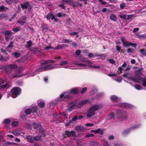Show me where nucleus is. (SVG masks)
<instances>
[{
  "mask_svg": "<svg viewBox=\"0 0 146 146\" xmlns=\"http://www.w3.org/2000/svg\"><path fill=\"white\" fill-rule=\"evenodd\" d=\"M59 58L60 57H56L54 58V60H50L45 61L41 63V67L36 71L35 73L30 74L29 75H28V76H34L36 74V72H38L47 71L56 68L64 67L66 68L73 69V67L75 65H76L75 63L76 62H80V61H76L74 62L69 63L67 61L63 60L61 62L60 64L59 65H53L51 64L54 63L55 61L58 60H56V59H58L59 60Z\"/></svg>",
  "mask_w": 146,
  "mask_h": 146,
  "instance_id": "1",
  "label": "nucleus"
},
{
  "mask_svg": "<svg viewBox=\"0 0 146 146\" xmlns=\"http://www.w3.org/2000/svg\"><path fill=\"white\" fill-rule=\"evenodd\" d=\"M75 64L79 66L80 69L87 68V66H90L92 68H99L100 67L98 66L92 65V62L88 59L82 58L80 59V62H76Z\"/></svg>",
  "mask_w": 146,
  "mask_h": 146,
  "instance_id": "2",
  "label": "nucleus"
},
{
  "mask_svg": "<svg viewBox=\"0 0 146 146\" xmlns=\"http://www.w3.org/2000/svg\"><path fill=\"white\" fill-rule=\"evenodd\" d=\"M88 102V100L85 99L78 103L77 105L76 102H72L68 106V108L67 110V111H70L73 109H76V108H80Z\"/></svg>",
  "mask_w": 146,
  "mask_h": 146,
  "instance_id": "3",
  "label": "nucleus"
},
{
  "mask_svg": "<svg viewBox=\"0 0 146 146\" xmlns=\"http://www.w3.org/2000/svg\"><path fill=\"white\" fill-rule=\"evenodd\" d=\"M138 72L139 74L140 73V70L139 69L138 71H136V73ZM131 80L135 83H141L142 82V85L146 88V78H143L139 75L137 74H136L134 77L131 78Z\"/></svg>",
  "mask_w": 146,
  "mask_h": 146,
  "instance_id": "4",
  "label": "nucleus"
},
{
  "mask_svg": "<svg viewBox=\"0 0 146 146\" xmlns=\"http://www.w3.org/2000/svg\"><path fill=\"white\" fill-rule=\"evenodd\" d=\"M116 116L119 120L123 121L127 120L128 119V115L126 113L121 114L119 110H117Z\"/></svg>",
  "mask_w": 146,
  "mask_h": 146,
  "instance_id": "5",
  "label": "nucleus"
},
{
  "mask_svg": "<svg viewBox=\"0 0 146 146\" xmlns=\"http://www.w3.org/2000/svg\"><path fill=\"white\" fill-rule=\"evenodd\" d=\"M80 90V88H75L70 90L69 91L65 92V94L66 95V96L69 99L72 98V97L71 96V94H72L75 95L78 93V90Z\"/></svg>",
  "mask_w": 146,
  "mask_h": 146,
  "instance_id": "6",
  "label": "nucleus"
},
{
  "mask_svg": "<svg viewBox=\"0 0 146 146\" xmlns=\"http://www.w3.org/2000/svg\"><path fill=\"white\" fill-rule=\"evenodd\" d=\"M21 92V89L18 87H14L11 90V97L15 98L17 96L19 95Z\"/></svg>",
  "mask_w": 146,
  "mask_h": 146,
  "instance_id": "7",
  "label": "nucleus"
},
{
  "mask_svg": "<svg viewBox=\"0 0 146 146\" xmlns=\"http://www.w3.org/2000/svg\"><path fill=\"white\" fill-rule=\"evenodd\" d=\"M121 40L123 44V45L124 47H127L131 46L135 48L137 46V44L136 43H133L131 42H129L125 40L124 37H122Z\"/></svg>",
  "mask_w": 146,
  "mask_h": 146,
  "instance_id": "8",
  "label": "nucleus"
},
{
  "mask_svg": "<svg viewBox=\"0 0 146 146\" xmlns=\"http://www.w3.org/2000/svg\"><path fill=\"white\" fill-rule=\"evenodd\" d=\"M141 125V124H138L131 127L129 129H128L124 130L122 134L123 135H125L129 133L130 130L136 129L140 127Z\"/></svg>",
  "mask_w": 146,
  "mask_h": 146,
  "instance_id": "9",
  "label": "nucleus"
},
{
  "mask_svg": "<svg viewBox=\"0 0 146 146\" xmlns=\"http://www.w3.org/2000/svg\"><path fill=\"white\" fill-rule=\"evenodd\" d=\"M119 107L125 108L126 109H131L133 107V105L128 103H120L117 105Z\"/></svg>",
  "mask_w": 146,
  "mask_h": 146,
  "instance_id": "10",
  "label": "nucleus"
},
{
  "mask_svg": "<svg viewBox=\"0 0 146 146\" xmlns=\"http://www.w3.org/2000/svg\"><path fill=\"white\" fill-rule=\"evenodd\" d=\"M65 92L63 93L60 95V97L55 99V104H57L62 102L64 99H68L67 97L66 96V94Z\"/></svg>",
  "mask_w": 146,
  "mask_h": 146,
  "instance_id": "11",
  "label": "nucleus"
},
{
  "mask_svg": "<svg viewBox=\"0 0 146 146\" xmlns=\"http://www.w3.org/2000/svg\"><path fill=\"white\" fill-rule=\"evenodd\" d=\"M76 133L74 131H66L63 134V137L64 138H66L68 137L73 136L75 135Z\"/></svg>",
  "mask_w": 146,
  "mask_h": 146,
  "instance_id": "12",
  "label": "nucleus"
},
{
  "mask_svg": "<svg viewBox=\"0 0 146 146\" xmlns=\"http://www.w3.org/2000/svg\"><path fill=\"white\" fill-rule=\"evenodd\" d=\"M21 6L23 9H26L28 8L29 9H31V8L30 3L28 1L24 2L23 4H21Z\"/></svg>",
  "mask_w": 146,
  "mask_h": 146,
  "instance_id": "13",
  "label": "nucleus"
},
{
  "mask_svg": "<svg viewBox=\"0 0 146 146\" xmlns=\"http://www.w3.org/2000/svg\"><path fill=\"white\" fill-rule=\"evenodd\" d=\"M27 18L25 16H23L20 18L17 21V23L21 25H23L26 23Z\"/></svg>",
  "mask_w": 146,
  "mask_h": 146,
  "instance_id": "14",
  "label": "nucleus"
},
{
  "mask_svg": "<svg viewBox=\"0 0 146 146\" xmlns=\"http://www.w3.org/2000/svg\"><path fill=\"white\" fill-rule=\"evenodd\" d=\"M22 72L20 68H18L16 71L15 74L11 76L10 78L11 79H13L15 78L16 77H20L21 76L18 75V74H20Z\"/></svg>",
  "mask_w": 146,
  "mask_h": 146,
  "instance_id": "15",
  "label": "nucleus"
},
{
  "mask_svg": "<svg viewBox=\"0 0 146 146\" xmlns=\"http://www.w3.org/2000/svg\"><path fill=\"white\" fill-rule=\"evenodd\" d=\"M95 114V112L90 109L88 111L86 116L87 117H91Z\"/></svg>",
  "mask_w": 146,
  "mask_h": 146,
  "instance_id": "16",
  "label": "nucleus"
},
{
  "mask_svg": "<svg viewBox=\"0 0 146 146\" xmlns=\"http://www.w3.org/2000/svg\"><path fill=\"white\" fill-rule=\"evenodd\" d=\"M111 100L112 101L118 102L120 100V99L115 95H112L110 97Z\"/></svg>",
  "mask_w": 146,
  "mask_h": 146,
  "instance_id": "17",
  "label": "nucleus"
},
{
  "mask_svg": "<svg viewBox=\"0 0 146 146\" xmlns=\"http://www.w3.org/2000/svg\"><path fill=\"white\" fill-rule=\"evenodd\" d=\"M10 86L7 83L0 85V89H7Z\"/></svg>",
  "mask_w": 146,
  "mask_h": 146,
  "instance_id": "18",
  "label": "nucleus"
},
{
  "mask_svg": "<svg viewBox=\"0 0 146 146\" xmlns=\"http://www.w3.org/2000/svg\"><path fill=\"white\" fill-rule=\"evenodd\" d=\"M26 138L27 139L28 141L30 143H33L34 142L33 140V137L30 135H27L26 137Z\"/></svg>",
  "mask_w": 146,
  "mask_h": 146,
  "instance_id": "19",
  "label": "nucleus"
},
{
  "mask_svg": "<svg viewBox=\"0 0 146 146\" xmlns=\"http://www.w3.org/2000/svg\"><path fill=\"white\" fill-rule=\"evenodd\" d=\"M12 133L15 135H18L21 134V132L19 130L17 129L13 130Z\"/></svg>",
  "mask_w": 146,
  "mask_h": 146,
  "instance_id": "20",
  "label": "nucleus"
},
{
  "mask_svg": "<svg viewBox=\"0 0 146 146\" xmlns=\"http://www.w3.org/2000/svg\"><path fill=\"white\" fill-rule=\"evenodd\" d=\"M32 126L35 129H37L41 127V126L40 123H33L32 124Z\"/></svg>",
  "mask_w": 146,
  "mask_h": 146,
  "instance_id": "21",
  "label": "nucleus"
},
{
  "mask_svg": "<svg viewBox=\"0 0 146 146\" xmlns=\"http://www.w3.org/2000/svg\"><path fill=\"white\" fill-rule=\"evenodd\" d=\"M99 107V106L98 105L95 104L93 105L90 109L95 112L98 110Z\"/></svg>",
  "mask_w": 146,
  "mask_h": 146,
  "instance_id": "22",
  "label": "nucleus"
},
{
  "mask_svg": "<svg viewBox=\"0 0 146 146\" xmlns=\"http://www.w3.org/2000/svg\"><path fill=\"white\" fill-rule=\"evenodd\" d=\"M31 109L32 110V112L33 113H36L38 108L36 106L34 105L32 106H31Z\"/></svg>",
  "mask_w": 146,
  "mask_h": 146,
  "instance_id": "23",
  "label": "nucleus"
},
{
  "mask_svg": "<svg viewBox=\"0 0 146 146\" xmlns=\"http://www.w3.org/2000/svg\"><path fill=\"white\" fill-rule=\"evenodd\" d=\"M8 68L12 69H16L17 68V65L15 64H9L8 66Z\"/></svg>",
  "mask_w": 146,
  "mask_h": 146,
  "instance_id": "24",
  "label": "nucleus"
},
{
  "mask_svg": "<svg viewBox=\"0 0 146 146\" xmlns=\"http://www.w3.org/2000/svg\"><path fill=\"white\" fill-rule=\"evenodd\" d=\"M8 9L9 8L8 7H6L3 5L0 6V12H4Z\"/></svg>",
  "mask_w": 146,
  "mask_h": 146,
  "instance_id": "25",
  "label": "nucleus"
},
{
  "mask_svg": "<svg viewBox=\"0 0 146 146\" xmlns=\"http://www.w3.org/2000/svg\"><path fill=\"white\" fill-rule=\"evenodd\" d=\"M27 44L26 45V47L27 48H30L32 45V43L31 41L30 40L27 42Z\"/></svg>",
  "mask_w": 146,
  "mask_h": 146,
  "instance_id": "26",
  "label": "nucleus"
},
{
  "mask_svg": "<svg viewBox=\"0 0 146 146\" xmlns=\"http://www.w3.org/2000/svg\"><path fill=\"white\" fill-rule=\"evenodd\" d=\"M139 51L142 55L146 56V50L143 49L139 50Z\"/></svg>",
  "mask_w": 146,
  "mask_h": 146,
  "instance_id": "27",
  "label": "nucleus"
},
{
  "mask_svg": "<svg viewBox=\"0 0 146 146\" xmlns=\"http://www.w3.org/2000/svg\"><path fill=\"white\" fill-rule=\"evenodd\" d=\"M110 19L114 22H115L117 21V18L115 15L112 14L110 16Z\"/></svg>",
  "mask_w": 146,
  "mask_h": 146,
  "instance_id": "28",
  "label": "nucleus"
},
{
  "mask_svg": "<svg viewBox=\"0 0 146 146\" xmlns=\"http://www.w3.org/2000/svg\"><path fill=\"white\" fill-rule=\"evenodd\" d=\"M88 56L90 58H94L95 57L98 56V55L96 54H93L91 53L88 54Z\"/></svg>",
  "mask_w": 146,
  "mask_h": 146,
  "instance_id": "29",
  "label": "nucleus"
},
{
  "mask_svg": "<svg viewBox=\"0 0 146 146\" xmlns=\"http://www.w3.org/2000/svg\"><path fill=\"white\" fill-rule=\"evenodd\" d=\"M45 105V104L44 102H41L38 104V106L41 108H44Z\"/></svg>",
  "mask_w": 146,
  "mask_h": 146,
  "instance_id": "30",
  "label": "nucleus"
},
{
  "mask_svg": "<svg viewBox=\"0 0 146 146\" xmlns=\"http://www.w3.org/2000/svg\"><path fill=\"white\" fill-rule=\"evenodd\" d=\"M21 29V28L20 27H17L15 28H13L12 30L15 32H17L20 31Z\"/></svg>",
  "mask_w": 146,
  "mask_h": 146,
  "instance_id": "31",
  "label": "nucleus"
},
{
  "mask_svg": "<svg viewBox=\"0 0 146 146\" xmlns=\"http://www.w3.org/2000/svg\"><path fill=\"white\" fill-rule=\"evenodd\" d=\"M98 133L101 135H102L103 134L104 132L102 129H97V133Z\"/></svg>",
  "mask_w": 146,
  "mask_h": 146,
  "instance_id": "32",
  "label": "nucleus"
},
{
  "mask_svg": "<svg viewBox=\"0 0 146 146\" xmlns=\"http://www.w3.org/2000/svg\"><path fill=\"white\" fill-rule=\"evenodd\" d=\"M134 86L137 90H141V86L138 84H136L134 85Z\"/></svg>",
  "mask_w": 146,
  "mask_h": 146,
  "instance_id": "33",
  "label": "nucleus"
},
{
  "mask_svg": "<svg viewBox=\"0 0 146 146\" xmlns=\"http://www.w3.org/2000/svg\"><path fill=\"white\" fill-rule=\"evenodd\" d=\"M33 139L35 141H39L41 140V136L38 135L36 136H35L33 138Z\"/></svg>",
  "mask_w": 146,
  "mask_h": 146,
  "instance_id": "34",
  "label": "nucleus"
},
{
  "mask_svg": "<svg viewBox=\"0 0 146 146\" xmlns=\"http://www.w3.org/2000/svg\"><path fill=\"white\" fill-rule=\"evenodd\" d=\"M40 133L39 134L42 135L43 137H44L45 136V135L44 134V131L43 130V129H41L39 130Z\"/></svg>",
  "mask_w": 146,
  "mask_h": 146,
  "instance_id": "35",
  "label": "nucleus"
},
{
  "mask_svg": "<svg viewBox=\"0 0 146 146\" xmlns=\"http://www.w3.org/2000/svg\"><path fill=\"white\" fill-rule=\"evenodd\" d=\"M57 15L59 17H64L66 16V14L62 13H59L57 14Z\"/></svg>",
  "mask_w": 146,
  "mask_h": 146,
  "instance_id": "36",
  "label": "nucleus"
},
{
  "mask_svg": "<svg viewBox=\"0 0 146 146\" xmlns=\"http://www.w3.org/2000/svg\"><path fill=\"white\" fill-rule=\"evenodd\" d=\"M32 112V110L31 108H28L26 109L25 111V113L27 114H29Z\"/></svg>",
  "mask_w": 146,
  "mask_h": 146,
  "instance_id": "37",
  "label": "nucleus"
},
{
  "mask_svg": "<svg viewBox=\"0 0 146 146\" xmlns=\"http://www.w3.org/2000/svg\"><path fill=\"white\" fill-rule=\"evenodd\" d=\"M10 121L11 120L10 119H6L3 121V123L5 124H8L10 123Z\"/></svg>",
  "mask_w": 146,
  "mask_h": 146,
  "instance_id": "38",
  "label": "nucleus"
},
{
  "mask_svg": "<svg viewBox=\"0 0 146 146\" xmlns=\"http://www.w3.org/2000/svg\"><path fill=\"white\" fill-rule=\"evenodd\" d=\"M134 52V49L132 48H129L127 50V52L128 53H133Z\"/></svg>",
  "mask_w": 146,
  "mask_h": 146,
  "instance_id": "39",
  "label": "nucleus"
},
{
  "mask_svg": "<svg viewBox=\"0 0 146 146\" xmlns=\"http://www.w3.org/2000/svg\"><path fill=\"white\" fill-rule=\"evenodd\" d=\"M87 90V88L86 87H85L82 89V90L80 91V93L81 94H83Z\"/></svg>",
  "mask_w": 146,
  "mask_h": 146,
  "instance_id": "40",
  "label": "nucleus"
},
{
  "mask_svg": "<svg viewBox=\"0 0 146 146\" xmlns=\"http://www.w3.org/2000/svg\"><path fill=\"white\" fill-rule=\"evenodd\" d=\"M115 117V115L114 113H112L109 115V118L110 119H113Z\"/></svg>",
  "mask_w": 146,
  "mask_h": 146,
  "instance_id": "41",
  "label": "nucleus"
},
{
  "mask_svg": "<svg viewBox=\"0 0 146 146\" xmlns=\"http://www.w3.org/2000/svg\"><path fill=\"white\" fill-rule=\"evenodd\" d=\"M5 1L8 5L11 4L13 2V0H5Z\"/></svg>",
  "mask_w": 146,
  "mask_h": 146,
  "instance_id": "42",
  "label": "nucleus"
},
{
  "mask_svg": "<svg viewBox=\"0 0 146 146\" xmlns=\"http://www.w3.org/2000/svg\"><path fill=\"white\" fill-rule=\"evenodd\" d=\"M18 124L17 121H14L12 123V126L15 127L17 126Z\"/></svg>",
  "mask_w": 146,
  "mask_h": 146,
  "instance_id": "43",
  "label": "nucleus"
},
{
  "mask_svg": "<svg viewBox=\"0 0 146 146\" xmlns=\"http://www.w3.org/2000/svg\"><path fill=\"white\" fill-rule=\"evenodd\" d=\"M65 44H63L62 45H58L56 47V49H60L62 48L65 46Z\"/></svg>",
  "mask_w": 146,
  "mask_h": 146,
  "instance_id": "44",
  "label": "nucleus"
},
{
  "mask_svg": "<svg viewBox=\"0 0 146 146\" xmlns=\"http://www.w3.org/2000/svg\"><path fill=\"white\" fill-rule=\"evenodd\" d=\"M52 14L51 12H50L48 13L46 16V18L48 19H50L52 16Z\"/></svg>",
  "mask_w": 146,
  "mask_h": 146,
  "instance_id": "45",
  "label": "nucleus"
},
{
  "mask_svg": "<svg viewBox=\"0 0 146 146\" xmlns=\"http://www.w3.org/2000/svg\"><path fill=\"white\" fill-rule=\"evenodd\" d=\"M94 136V135L93 134H90L89 133H88L86 135L85 137H93Z\"/></svg>",
  "mask_w": 146,
  "mask_h": 146,
  "instance_id": "46",
  "label": "nucleus"
},
{
  "mask_svg": "<svg viewBox=\"0 0 146 146\" xmlns=\"http://www.w3.org/2000/svg\"><path fill=\"white\" fill-rule=\"evenodd\" d=\"M108 60L112 64H114L115 63V61L112 59H108Z\"/></svg>",
  "mask_w": 146,
  "mask_h": 146,
  "instance_id": "47",
  "label": "nucleus"
},
{
  "mask_svg": "<svg viewBox=\"0 0 146 146\" xmlns=\"http://www.w3.org/2000/svg\"><path fill=\"white\" fill-rule=\"evenodd\" d=\"M126 6V5L124 3H122L120 5V7L121 9H123Z\"/></svg>",
  "mask_w": 146,
  "mask_h": 146,
  "instance_id": "48",
  "label": "nucleus"
},
{
  "mask_svg": "<svg viewBox=\"0 0 146 146\" xmlns=\"http://www.w3.org/2000/svg\"><path fill=\"white\" fill-rule=\"evenodd\" d=\"M115 81H116L120 83L122 81V78L120 77L117 78V79H115Z\"/></svg>",
  "mask_w": 146,
  "mask_h": 146,
  "instance_id": "49",
  "label": "nucleus"
},
{
  "mask_svg": "<svg viewBox=\"0 0 146 146\" xmlns=\"http://www.w3.org/2000/svg\"><path fill=\"white\" fill-rule=\"evenodd\" d=\"M35 51L34 52L35 54H36L37 55H38V54H40V51L39 50H38L36 48L35 49Z\"/></svg>",
  "mask_w": 146,
  "mask_h": 146,
  "instance_id": "50",
  "label": "nucleus"
},
{
  "mask_svg": "<svg viewBox=\"0 0 146 146\" xmlns=\"http://www.w3.org/2000/svg\"><path fill=\"white\" fill-rule=\"evenodd\" d=\"M81 53V50H78L76 51L75 53L76 55L79 56Z\"/></svg>",
  "mask_w": 146,
  "mask_h": 146,
  "instance_id": "51",
  "label": "nucleus"
},
{
  "mask_svg": "<svg viewBox=\"0 0 146 146\" xmlns=\"http://www.w3.org/2000/svg\"><path fill=\"white\" fill-rule=\"evenodd\" d=\"M119 17L121 19H125L126 18V16L125 15H120Z\"/></svg>",
  "mask_w": 146,
  "mask_h": 146,
  "instance_id": "52",
  "label": "nucleus"
},
{
  "mask_svg": "<svg viewBox=\"0 0 146 146\" xmlns=\"http://www.w3.org/2000/svg\"><path fill=\"white\" fill-rule=\"evenodd\" d=\"M13 54L17 58L18 57L20 56V54L17 52L14 53Z\"/></svg>",
  "mask_w": 146,
  "mask_h": 146,
  "instance_id": "53",
  "label": "nucleus"
},
{
  "mask_svg": "<svg viewBox=\"0 0 146 146\" xmlns=\"http://www.w3.org/2000/svg\"><path fill=\"white\" fill-rule=\"evenodd\" d=\"M97 91L96 89H95L94 90L91 91L90 92V94L91 95H93L96 93V92Z\"/></svg>",
  "mask_w": 146,
  "mask_h": 146,
  "instance_id": "54",
  "label": "nucleus"
},
{
  "mask_svg": "<svg viewBox=\"0 0 146 146\" xmlns=\"http://www.w3.org/2000/svg\"><path fill=\"white\" fill-rule=\"evenodd\" d=\"M103 95V93H98L96 96V98H98L101 97Z\"/></svg>",
  "mask_w": 146,
  "mask_h": 146,
  "instance_id": "55",
  "label": "nucleus"
},
{
  "mask_svg": "<svg viewBox=\"0 0 146 146\" xmlns=\"http://www.w3.org/2000/svg\"><path fill=\"white\" fill-rule=\"evenodd\" d=\"M139 38H140V39H146V36L144 35H141Z\"/></svg>",
  "mask_w": 146,
  "mask_h": 146,
  "instance_id": "56",
  "label": "nucleus"
},
{
  "mask_svg": "<svg viewBox=\"0 0 146 146\" xmlns=\"http://www.w3.org/2000/svg\"><path fill=\"white\" fill-rule=\"evenodd\" d=\"M26 126L27 127V128L28 129H31V125L29 124L26 123Z\"/></svg>",
  "mask_w": 146,
  "mask_h": 146,
  "instance_id": "57",
  "label": "nucleus"
},
{
  "mask_svg": "<svg viewBox=\"0 0 146 146\" xmlns=\"http://www.w3.org/2000/svg\"><path fill=\"white\" fill-rule=\"evenodd\" d=\"M94 125V124L91 123H86V125L87 126L91 127Z\"/></svg>",
  "mask_w": 146,
  "mask_h": 146,
  "instance_id": "58",
  "label": "nucleus"
},
{
  "mask_svg": "<svg viewBox=\"0 0 146 146\" xmlns=\"http://www.w3.org/2000/svg\"><path fill=\"white\" fill-rule=\"evenodd\" d=\"M11 32L10 31H7L5 32V35L6 36H10Z\"/></svg>",
  "mask_w": 146,
  "mask_h": 146,
  "instance_id": "59",
  "label": "nucleus"
},
{
  "mask_svg": "<svg viewBox=\"0 0 146 146\" xmlns=\"http://www.w3.org/2000/svg\"><path fill=\"white\" fill-rule=\"evenodd\" d=\"M59 7H61L62 9H66V7L63 4H60L59 5Z\"/></svg>",
  "mask_w": 146,
  "mask_h": 146,
  "instance_id": "60",
  "label": "nucleus"
},
{
  "mask_svg": "<svg viewBox=\"0 0 146 146\" xmlns=\"http://www.w3.org/2000/svg\"><path fill=\"white\" fill-rule=\"evenodd\" d=\"M13 42H11L8 46V47H13Z\"/></svg>",
  "mask_w": 146,
  "mask_h": 146,
  "instance_id": "61",
  "label": "nucleus"
},
{
  "mask_svg": "<svg viewBox=\"0 0 146 146\" xmlns=\"http://www.w3.org/2000/svg\"><path fill=\"white\" fill-rule=\"evenodd\" d=\"M99 1L102 4L105 5L106 4V2L103 1V0H99Z\"/></svg>",
  "mask_w": 146,
  "mask_h": 146,
  "instance_id": "62",
  "label": "nucleus"
},
{
  "mask_svg": "<svg viewBox=\"0 0 146 146\" xmlns=\"http://www.w3.org/2000/svg\"><path fill=\"white\" fill-rule=\"evenodd\" d=\"M5 81L1 79H0V85L5 83Z\"/></svg>",
  "mask_w": 146,
  "mask_h": 146,
  "instance_id": "63",
  "label": "nucleus"
},
{
  "mask_svg": "<svg viewBox=\"0 0 146 146\" xmlns=\"http://www.w3.org/2000/svg\"><path fill=\"white\" fill-rule=\"evenodd\" d=\"M108 76H109L111 77L112 76H116V74H108Z\"/></svg>",
  "mask_w": 146,
  "mask_h": 146,
  "instance_id": "64",
  "label": "nucleus"
}]
</instances>
